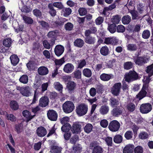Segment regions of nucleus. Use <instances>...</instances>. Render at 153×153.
<instances>
[{
    "label": "nucleus",
    "instance_id": "f257e3e1",
    "mask_svg": "<svg viewBox=\"0 0 153 153\" xmlns=\"http://www.w3.org/2000/svg\"><path fill=\"white\" fill-rule=\"evenodd\" d=\"M139 78L138 74L135 71H130L125 74L124 79L128 83L137 80Z\"/></svg>",
    "mask_w": 153,
    "mask_h": 153
},
{
    "label": "nucleus",
    "instance_id": "f03ea898",
    "mask_svg": "<svg viewBox=\"0 0 153 153\" xmlns=\"http://www.w3.org/2000/svg\"><path fill=\"white\" fill-rule=\"evenodd\" d=\"M88 110V105L84 103L80 104L76 107V113L79 116H82L85 114Z\"/></svg>",
    "mask_w": 153,
    "mask_h": 153
},
{
    "label": "nucleus",
    "instance_id": "7ed1b4c3",
    "mask_svg": "<svg viewBox=\"0 0 153 153\" xmlns=\"http://www.w3.org/2000/svg\"><path fill=\"white\" fill-rule=\"evenodd\" d=\"M17 90L19 91L20 93L23 96L29 97L31 94V88L28 86H26L24 87H20L19 86H16Z\"/></svg>",
    "mask_w": 153,
    "mask_h": 153
},
{
    "label": "nucleus",
    "instance_id": "20e7f679",
    "mask_svg": "<svg viewBox=\"0 0 153 153\" xmlns=\"http://www.w3.org/2000/svg\"><path fill=\"white\" fill-rule=\"evenodd\" d=\"M63 109L64 111L67 113L71 112L74 108L73 102L70 101L65 102L63 105Z\"/></svg>",
    "mask_w": 153,
    "mask_h": 153
},
{
    "label": "nucleus",
    "instance_id": "39448f33",
    "mask_svg": "<svg viewBox=\"0 0 153 153\" xmlns=\"http://www.w3.org/2000/svg\"><path fill=\"white\" fill-rule=\"evenodd\" d=\"M120 126V123L117 120H113L110 122L108 126L109 130L112 131H117Z\"/></svg>",
    "mask_w": 153,
    "mask_h": 153
},
{
    "label": "nucleus",
    "instance_id": "423d86ee",
    "mask_svg": "<svg viewBox=\"0 0 153 153\" xmlns=\"http://www.w3.org/2000/svg\"><path fill=\"white\" fill-rule=\"evenodd\" d=\"M123 110V108L121 105L115 107L111 111V115L114 117H118L122 114Z\"/></svg>",
    "mask_w": 153,
    "mask_h": 153
},
{
    "label": "nucleus",
    "instance_id": "0eeeda50",
    "mask_svg": "<svg viewBox=\"0 0 153 153\" xmlns=\"http://www.w3.org/2000/svg\"><path fill=\"white\" fill-rule=\"evenodd\" d=\"M152 108L151 105L149 103L142 104L140 107V111L143 114H147L150 112Z\"/></svg>",
    "mask_w": 153,
    "mask_h": 153
},
{
    "label": "nucleus",
    "instance_id": "6e6552de",
    "mask_svg": "<svg viewBox=\"0 0 153 153\" xmlns=\"http://www.w3.org/2000/svg\"><path fill=\"white\" fill-rule=\"evenodd\" d=\"M121 83L120 82L115 84L111 88V92L114 96H118L120 92Z\"/></svg>",
    "mask_w": 153,
    "mask_h": 153
},
{
    "label": "nucleus",
    "instance_id": "1a4fd4ad",
    "mask_svg": "<svg viewBox=\"0 0 153 153\" xmlns=\"http://www.w3.org/2000/svg\"><path fill=\"white\" fill-rule=\"evenodd\" d=\"M48 118L53 121H56L57 120L58 114L54 110H50L47 113Z\"/></svg>",
    "mask_w": 153,
    "mask_h": 153
},
{
    "label": "nucleus",
    "instance_id": "9d476101",
    "mask_svg": "<svg viewBox=\"0 0 153 153\" xmlns=\"http://www.w3.org/2000/svg\"><path fill=\"white\" fill-rule=\"evenodd\" d=\"M150 59L149 57H139L134 60L135 63L138 65H141L143 64L146 63Z\"/></svg>",
    "mask_w": 153,
    "mask_h": 153
},
{
    "label": "nucleus",
    "instance_id": "9b49d317",
    "mask_svg": "<svg viewBox=\"0 0 153 153\" xmlns=\"http://www.w3.org/2000/svg\"><path fill=\"white\" fill-rule=\"evenodd\" d=\"M148 89L146 86L143 85L142 89L136 95L137 98L140 100L145 97L147 94L146 91H147Z\"/></svg>",
    "mask_w": 153,
    "mask_h": 153
},
{
    "label": "nucleus",
    "instance_id": "f8f14e48",
    "mask_svg": "<svg viewBox=\"0 0 153 153\" xmlns=\"http://www.w3.org/2000/svg\"><path fill=\"white\" fill-rule=\"evenodd\" d=\"M74 69V67L72 64L68 63L64 65L63 71L65 73L70 74L73 71Z\"/></svg>",
    "mask_w": 153,
    "mask_h": 153
},
{
    "label": "nucleus",
    "instance_id": "ddd939ff",
    "mask_svg": "<svg viewBox=\"0 0 153 153\" xmlns=\"http://www.w3.org/2000/svg\"><path fill=\"white\" fill-rule=\"evenodd\" d=\"M76 86V84L74 82L72 81L69 82L67 85V88L68 89V93H74Z\"/></svg>",
    "mask_w": 153,
    "mask_h": 153
},
{
    "label": "nucleus",
    "instance_id": "4468645a",
    "mask_svg": "<svg viewBox=\"0 0 153 153\" xmlns=\"http://www.w3.org/2000/svg\"><path fill=\"white\" fill-rule=\"evenodd\" d=\"M64 51V47L60 45H56L54 49L55 53L58 56H60L63 53Z\"/></svg>",
    "mask_w": 153,
    "mask_h": 153
},
{
    "label": "nucleus",
    "instance_id": "2eb2a0df",
    "mask_svg": "<svg viewBox=\"0 0 153 153\" xmlns=\"http://www.w3.org/2000/svg\"><path fill=\"white\" fill-rule=\"evenodd\" d=\"M81 126L79 123H74L72 126L71 131L73 133L77 134L81 131Z\"/></svg>",
    "mask_w": 153,
    "mask_h": 153
},
{
    "label": "nucleus",
    "instance_id": "dca6fc26",
    "mask_svg": "<svg viewBox=\"0 0 153 153\" xmlns=\"http://www.w3.org/2000/svg\"><path fill=\"white\" fill-rule=\"evenodd\" d=\"M85 36H86L85 41L87 44H89L92 45L94 44L96 42V39L95 37H93L85 33Z\"/></svg>",
    "mask_w": 153,
    "mask_h": 153
},
{
    "label": "nucleus",
    "instance_id": "f3484780",
    "mask_svg": "<svg viewBox=\"0 0 153 153\" xmlns=\"http://www.w3.org/2000/svg\"><path fill=\"white\" fill-rule=\"evenodd\" d=\"M134 148V145L131 144H128L124 147L123 153H133Z\"/></svg>",
    "mask_w": 153,
    "mask_h": 153
},
{
    "label": "nucleus",
    "instance_id": "a211bd4d",
    "mask_svg": "<svg viewBox=\"0 0 153 153\" xmlns=\"http://www.w3.org/2000/svg\"><path fill=\"white\" fill-rule=\"evenodd\" d=\"M118 42V40L116 38H105L104 40V43L107 45L112 44L115 45Z\"/></svg>",
    "mask_w": 153,
    "mask_h": 153
},
{
    "label": "nucleus",
    "instance_id": "6ab92c4d",
    "mask_svg": "<svg viewBox=\"0 0 153 153\" xmlns=\"http://www.w3.org/2000/svg\"><path fill=\"white\" fill-rule=\"evenodd\" d=\"M37 135L40 137H43L47 134V131L44 127L41 126L37 128L36 130Z\"/></svg>",
    "mask_w": 153,
    "mask_h": 153
},
{
    "label": "nucleus",
    "instance_id": "aec40b11",
    "mask_svg": "<svg viewBox=\"0 0 153 153\" xmlns=\"http://www.w3.org/2000/svg\"><path fill=\"white\" fill-rule=\"evenodd\" d=\"M49 102V99L48 97H42L39 100V105L42 107H45L47 105Z\"/></svg>",
    "mask_w": 153,
    "mask_h": 153
},
{
    "label": "nucleus",
    "instance_id": "412c9836",
    "mask_svg": "<svg viewBox=\"0 0 153 153\" xmlns=\"http://www.w3.org/2000/svg\"><path fill=\"white\" fill-rule=\"evenodd\" d=\"M109 101L110 105L113 108L116 107L117 106L119 105L120 104V105H121L120 101L114 98L111 97V98L109 100Z\"/></svg>",
    "mask_w": 153,
    "mask_h": 153
},
{
    "label": "nucleus",
    "instance_id": "4be33fe9",
    "mask_svg": "<svg viewBox=\"0 0 153 153\" xmlns=\"http://www.w3.org/2000/svg\"><path fill=\"white\" fill-rule=\"evenodd\" d=\"M38 74L41 75H45L48 73V68L45 66H42L39 67L38 69Z\"/></svg>",
    "mask_w": 153,
    "mask_h": 153
},
{
    "label": "nucleus",
    "instance_id": "5701e85b",
    "mask_svg": "<svg viewBox=\"0 0 153 153\" xmlns=\"http://www.w3.org/2000/svg\"><path fill=\"white\" fill-rule=\"evenodd\" d=\"M22 114L25 117L27 118L26 122H28L31 120L35 116L34 115L33 116L30 115V113L27 110H24L22 112Z\"/></svg>",
    "mask_w": 153,
    "mask_h": 153
},
{
    "label": "nucleus",
    "instance_id": "b1692460",
    "mask_svg": "<svg viewBox=\"0 0 153 153\" xmlns=\"http://www.w3.org/2000/svg\"><path fill=\"white\" fill-rule=\"evenodd\" d=\"M109 111V107L106 105H102L99 109L100 113L102 115L106 114L108 113Z\"/></svg>",
    "mask_w": 153,
    "mask_h": 153
},
{
    "label": "nucleus",
    "instance_id": "393cba45",
    "mask_svg": "<svg viewBox=\"0 0 153 153\" xmlns=\"http://www.w3.org/2000/svg\"><path fill=\"white\" fill-rule=\"evenodd\" d=\"M62 149L57 146L53 145L51 146L50 152L51 153H61Z\"/></svg>",
    "mask_w": 153,
    "mask_h": 153
},
{
    "label": "nucleus",
    "instance_id": "a878e982",
    "mask_svg": "<svg viewBox=\"0 0 153 153\" xmlns=\"http://www.w3.org/2000/svg\"><path fill=\"white\" fill-rule=\"evenodd\" d=\"M10 59L12 64L13 65H16L19 61V59L17 56L15 54L11 55L10 56Z\"/></svg>",
    "mask_w": 153,
    "mask_h": 153
},
{
    "label": "nucleus",
    "instance_id": "bb28decb",
    "mask_svg": "<svg viewBox=\"0 0 153 153\" xmlns=\"http://www.w3.org/2000/svg\"><path fill=\"white\" fill-rule=\"evenodd\" d=\"M54 88L58 91L61 94H62V91L63 89V86L59 82H55L53 84Z\"/></svg>",
    "mask_w": 153,
    "mask_h": 153
},
{
    "label": "nucleus",
    "instance_id": "cd10ccee",
    "mask_svg": "<svg viewBox=\"0 0 153 153\" xmlns=\"http://www.w3.org/2000/svg\"><path fill=\"white\" fill-rule=\"evenodd\" d=\"M112 75L111 74H108L103 73L100 76V78L102 81H107L109 80L111 78Z\"/></svg>",
    "mask_w": 153,
    "mask_h": 153
},
{
    "label": "nucleus",
    "instance_id": "c85d7f7f",
    "mask_svg": "<svg viewBox=\"0 0 153 153\" xmlns=\"http://www.w3.org/2000/svg\"><path fill=\"white\" fill-rule=\"evenodd\" d=\"M84 43V41L81 39H77L74 42V45L79 48L82 47Z\"/></svg>",
    "mask_w": 153,
    "mask_h": 153
},
{
    "label": "nucleus",
    "instance_id": "c756f323",
    "mask_svg": "<svg viewBox=\"0 0 153 153\" xmlns=\"http://www.w3.org/2000/svg\"><path fill=\"white\" fill-rule=\"evenodd\" d=\"M100 52L102 55L106 56L108 54L109 50L108 48L105 45L102 47L100 48Z\"/></svg>",
    "mask_w": 153,
    "mask_h": 153
},
{
    "label": "nucleus",
    "instance_id": "7c9ffc66",
    "mask_svg": "<svg viewBox=\"0 0 153 153\" xmlns=\"http://www.w3.org/2000/svg\"><path fill=\"white\" fill-rule=\"evenodd\" d=\"M59 33V31L58 30H55L48 32L47 34V36L49 38H54L57 36Z\"/></svg>",
    "mask_w": 153,
    "mask_h": 153
},
{
    "label": "nucleus",
    "instance_id": "2f4dec72",
    "mask_svg": "<svg viewBox=\"0 0 153 153\" xmlns=\"http://www.w3.org/2000/svg\"><path fill=\"white\" fill-rule=\"evenodd\" d=\"M72 12L71 9L69 8H64L62 10V13L64 16L67 17Z\"/></svg>",
    "mask_w": 153,
    "mask_h": 153
},
{
    "label": "nucleus",
    "instance_id": "473e14b6",
    "mask_svg": "<svg viewBox=\"0 0 153 153\" xmlns=\"http://www.w3.org/2000/svg\"><path fill=\"white\" fill-rule=\"evenodd\" d=\"M127 49L131 51H136L137 49L136 45L134 44H129L126 45Z\"/></svg>",
    "mask_w": 153,
    "mask_h": 153
},
{
    "label": "nucleus",
    "instance_id": "72a5a7b5",
    "mask_svg": "<svg viewBox=\"0 0 153 153\" xmlns=\"http://www.w3.org/2000/svg\"><path fill=\"white\" fill-rule=\"evenodd\" d=\"M19 81L24 84H26L28 81V78L27 75L24 74L21 76L19 79Z\"/></svg>",
    "mask_w": 153,
    "mask_h": 153
},
{
    "label": "nucleus",
    "instance_id": "f704fd0d",
    "mask_svg": "<svg viewBox=\"0 0 153 153\" xmlns=\"http://www.w3.org/2000/svg\"><path fill=\"white\" fill-rule=\"evenodd\" d=\"M82 74L84 76L87 77H90L92 75L91 70L88 68L84 69L82 71Z\"/></svg>",
    "mask_w": 153,
    "mask_h": 153
},
{
    "label": "nucleus",
    "instance_id": "c9c22d12",
    "mask_svg": "<svg viewBox=\"0 0 153 153\" xmlns=\"http://www.w3.org/2000/svg\"><path fill=\"white\" fill-rule=\"evenodd\" d=\"M131 21V17L128 15L124 16L122 19V23L125 25L129 24Z\"/></svg>",
    "mask_w": 153,
    "mask_h": 153
},
{
    "label": "nucleus",
    "instance_id": "e433bc0d",
    "mask_svg": "<svg viewBox=\"0 0 153 153\" xmlns=\"http://www.w3.org/2000/svg\"><path fill=\"white\" fill-rule=\"evenodd\" d=\"M130 12L131 15L132 19L133 20L139 19L141 18L139 16L137 12L136 11L131 10Z\"/></svg>",
    "mask_w": 153,
    "mask_h": 153
},
{
    "label": "nucleus",
    "instance_id": "4c0bfd02",
    "mask_svg": "<svg viewBox=\"0 0 153 153\" xmlns=\"http://www.w3.org/2000/svg\"><path fill=\"white\" fill-rule=\"evenodd\" d=\"M97 31V28L95 27H92L90 28L89 29L86 30L85 31V33L87 34L88 35L91 34H96Z\"/></svg>",
    "mask_w": 153,
    "mask_h": 153
},
{
    "label": "nucleus",
    "instance_id": "58836bf2",
    "mask_svg": "<svg viewBox=\"0 0 153 153\" xmlns=\"http://www.w3.org/2000/svg\"><path fill=\"white\" fill-rule=\"evenodd\" d=\"M121 20V17L118 15L113 16L111 19V21L113 24H117Z\"/></svg>",
    "mask_w": 153,
    "mask_h": 153
},
{
    "label": "nucleus",
    "instance_id": "ea45409f",
    "mask_svg": "<svg viewBox=\"0 0 153 153\" xmlns=\"http://www.w3.org/2000/svg\"><path fill=\"white\" fill-rule=\"evenodd\" d=\"M82 150L81 146L79 144L74 145L73 147V151L74 153H80Z\"/></svg>",
    "mask_w": 153,
    "mask_h": 153
},
{
    "label": "nucleus",
    "instance_id": "a19ab883",
    "mask_svg": "<svg viewBox=\"0 0 153 153\" xmlns=\"http://www.w3.org/2000/svg\"><path fill=\"white\" fill-rule=\"evenodd\" d=\"M146 71L148 74L149 76L151 77L153 75V63L147 67Z\"/></svg>",
    "mask_w": 153,
    "mask_h": 153
},
{
    "label": "nucleus",
    "instance_id": "79ce46f5",
    "mask_svg": "<svg viewBox=\"0 0 153 153\" xmlns=\"http://www.w3.org/2000/svg\"><path fill=\"white\" fill-rule=\"evenodd\" d=\"M123 140L122 136L120 134H117L115 135L113 139V140L114 143H121Z\"/></svg>",
    "mask_w": 153,
    "mask_h": 153
},
{
    "label": "nucleus",
    "instance_id": "37998d69",
    "mask_svg": "<svg viewBox=\"0 0 153 153\" xmlns=\"http://www.w3.org/2000/svg\"><path fill=\"white\" fill-rule=\"evenodd\" d=\"M93 129L92 125L90 124H87L84 128V130L85 132L88 134L92 131Z\"/></svg>",
    "mask_w": 153,
    "mask_h": 153
},
{
    "label": "nucleus",
    "instance_id": "c03bdc74",
    "mask_svg": "<svg viewBox=\"0 0 153 153\" xmlns=\"http://www.w3.org/2000/svg\"><path fill=\"white\" fill-rule=\"evenodd\" d=\"M116 26L115 24H112L108 25V29L111 33H113L116 31Z\"/></svg>",
    "mask_w": 153,
    "mask_h": 153
},
{
    "label": "nucleus",
    "instance_id": "a18cd8bd",
    "mask_svg": "<svg viewBox=\"0 0 153 153\" xmlns=\"http://www.w3.org/2000/svg\"><path fill=\"white\" fill-rule=\"evenodd\" d=\"M150 36V33L149 30H144L142 34V36L143 38L145 39H148Z\"/></svg>",
    "mask_w": 153,
    "mask_h": 153
},
{
    "label": "nucleus",
    "instance_id": "49530a36",
    "mask_svg": "<svg viewBox=\"0 0 153 153\" xmlns=\"http://www.w3.org/2000/svg\"><path fill=\"white\" fill-rule=\"evenodd\" d=\"M38 23L43 28L46 30H48L50 28V26L49 24L44 21H39Z\"/></svg>",
    "mask_w": 153,
    "mask_h": 153
},
{
    "label": "nucleus",
    "instance_id": "de8ad7c7",
    "mask_svg": "<svg viewBox=\"0 0 153 153\" xmlns=\"http://www.w3.org/2000/svg\"><path fill=\"white\" fill-rule=\"evenodd\" d=\"M48 7L50 9L49 13L52 16H55L56 14V11L52 7L51 3L49 4Z\"/></svg>",
    "mask_w": 153,
    "mask_h": 153
},
{
    "label": "nucleus",
    "instance_id": "09e8293b",
    "mask_svg": "<svg viewBox=\"0 0 153 153\" xmlns=\"http://www.w3.org/2000/svg\"><path fill=\"white\" fill-rule=\"evenodd\" d=\"M11 109L13 110H16L19 108V105L15 101H11L10 103Z\"/></svg>",
    "mask_w": 153,
    "mask_h": 153
},
{
    "label": "nucleus",
    "instance_id": "8fccbe9b",
    "mask_svg": "<svg viewBox=\"0 0 153 153\" xmlns=\"http://www.w3.org/2000/svg\"><path fill=\"white\" fill-rule=\"evenodd\" d=\"M133 65V63L131 62H125L123 65L124 68L126 70H129L132 68Z\"/></svg>",
    "mask_w": 153,
    "mask_h": 153
},
{
    "label": "nucleus",
    "instance_id": "3c124183",
    "mask_svg": "<svg viewBox=\"0 0 153 153\" xmlns=\"http://www.w3.org/2000/svg\"><path fill=\"white\" fill-rule=\"evenodd\" d=\"M71 128V126L70 124H64L61 127L62 131L65 132L69 131Z\"/></svg>",
    "mask_w": 153,
    "mask_h": 153
},
{
    "label": "nucleus",
    "instance_id": "603ef678",
    "mask_svg": "<svg viewBox=\"0 0 153 153\" xmlns=\"http://www.w3.org/2000/svg\"><path fill=\"white\" fill-rule=\"evenodd\" d=\"M107 145L109 146H111L112 145L113 141L112 138L110 137H107L104 139Z\"/></svg>",
    "mask_w": 153,
    "mask_h": 153
},
{
    "label": "nucleus",
    "instance_id": "864d4df0",
    "mask_svg": "<svg viewBox=\"0 0 153 153\" xmlns=\"http://www.w3.org/2000/svg\"><path fill=\"white\" fill-rule=\"evenodd\" d=\"M135 105L132 103H130L127 105V108L128 110L131 112L134 111L135 108Z\"/></svg>",
    "mask_w": 153,
    "mask_h": 153
},
{
    "label": "nucleus",
    "instance_id": "5fc2aeb1",
    "mask_svg": "<svg viewBox=\"0 0 153 153\" xmlns=\"http://www.w3.org/2000/svg\"><path fill=\"white\" fill-rule=\"evenodd\" d=\"M133 134L131 131H127L125 134L124 136L127 140H130L133 137Z\"/></svg>",
    "mask_w": 153,
    "mask_h": 153
},
{
    "label": "nucleus",
    "instance_id": "6e6d98bb",
    "mask_svg": "<svg viewBox=\"0 0 153 153\" xmlns=\"http://www.w3.org/2000/svg\"><path fill=\"white\" fill-rule=\"evenodd\" d=\"M3 45L6 47H10L11 44V40L10 38H7L3 41Z\"/></svg>",
    "mask_w": 153,
    "mask_h": 153
},
{
    "label": "nucleus",
    "instance_id": "4d7b16f0",
    "mask_svg": "<svg viewBox=\"0 0 153 153\" xmlns=\"http://www.w3.org/2000/svg\"><path fill=\"white\" fill-rule=\"evenodd\" d=\"M102 148L99 146H96L93 149L92 153H102Z\"/></svg>",
    "mask_w": 153,
    "mask_h": 153
},
{
    "label": "nucleus",
    "instance_id": "13d9d810",
    "mask_svg": "<svg viewBox=\"0 0 153 153\" xmlns=\"http://www.w3.org/2000/svg\"><path fill=\"white\" fill-rule=\"evenodd\" d=\"M86 61L85 59H82L78 61V68H82L86 65Z\"/></svg>",
    "mask_w": 153,
    "mask_h": 153
},
{
    "label": "nucleus",
    "instance_id": "bf43d9fd",
    "mask_svg": "<svg viewBox=\"0 0 153 153\" xmlns=\"http://www.w3.org/2000/svg\"><path fill=\"white\" fill-rule=\"evenodd\" d=\"M39 94V91L38 89H36L35 91L32 102L31 104H34L36 102V101L37 100Z\"/></svg>",
    "mask_w": 153,
    "mask_h": 153
},
{
    "label": "nucleus",
    "instance_id": "052dcab7",
    "mask_svg": "<svg viewBox=\"0 0 153 153\" xmlns=\"http://www.w3.org/2000/svg\"><path fill=\"white\" fill-rule=\"evenodd\" d=\"M149 136L148 133L145 131L141 132L139 135V137L140 138L143 140L147 139Z\"/></svg>",
    "mask_w": 153,
    "mask_h": 153
},
{
    "label": "nucleus",
    "instance_id": "680f3d73",
    "mask_svg": "<svg viewBox=\"0 0 153 153\" xmlns=\"http://www.w3.org/2000/svg\"><path fill=\"white\" fill-rule=\"evenodd\" d=\"M23 19L25 23L28 24H32L33 22V20L32 19L25 16H23Z\"/></svg>",
    "mask_w": 153,
    "mask_h": 153
},
{
    "label": "nucleus",
    "instance_id": "e2e57ef3",
    "mask_svg": "<svg viewBox=\"0 0 153 153\" xmlns=\"http://www.w3.org/2000/svg\"><path fill=\"white\" fill-rule=\"evenodd\" d=\"M73 74L74 76V77L77 79H80L81 78V71L79 70H77L74 71Z\"/></svg>",
    "mask_w": 153,
    "mask_h": 153
},
{
    "label": "nucleus",
    "instance_id": "0e129e2a",
    "mask_svg": "<svg viewBox=\"0 0 153 153\" xmlns=\"http://www.w3.org/2000/svg\"><path fill=\"white\" fill-rule=\"evenodd\" d=\"M148 75V76H144V78L143 80L144 83L143 85H146L147 86V88H148V84L149 83L150 80V77Z\"/></svg>",
    "mask_w": 153,
    "mask_h": 153
},
{
    "label": "nucleus",
    "instance_id": "69168bd1",
    "mask_svg": "<svg viewBox=\"0 0 153 153\" xmlns=\"http://www.w3.org/2000/svg\"><path fill=\"white\" fill-rule=\"evenodd\" d=\"M7 120L11 121H15L16 120V117L12 114H7L6 115Z\"/></svg>",
    "mask_w": 153,
    "mask_h": 153
},
{
    "label": "nucleus",
    "instance_id": "338daca9",
    "mask_svg": "<svg viewBox=\"0 0 153 153\" xmlns=\"http://www.w3.org/2000/svg\"><path fill=\"white\" fill-rule=\"evenodd\" d=\"M23 125L22 123H20L16 125V131L18 133H19L23 131Z\"/></svg>",
    "mask_w": 153,
    "mask_h": 153
},
{
    "label": "nucleus",
    "instance_id": "774afa93",
    "mask_svg": "<svg viewBox=\"0 0 153 153\" xmlns=\"http://www.w3.org/2000/svg\"><path fill=\"white\" fill-rule=\"evenodd\" d=\"M134 150L135 153H143V148L140 146H138L134 148Z\"/></svg>",
    "mask_w": 153,
    "mask_h": 153
}]
</instances>
